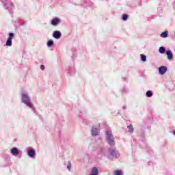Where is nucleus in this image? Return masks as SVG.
I'll return each mask as SVG.
<instances>
[{
	"label": "nucleus",
	"instance_id": "obj_1",
	"mask_svg": "<svg viewBox=\"0 0 175 175\" xmlns=\"http://www.w3.org/2000/svg\"><path fill=\"white\" fill-rule=\"evenodd\" d=\"M106 140L110 146H114L116 144L114 137L113 136L111 131H106Z\"/></svg>",
	"mask_w": 175,
	"mask_h": 175
},
{
	"label": "nucleus",
	"instance_id": "obj_2",
	"mask_svg": "<svg viewBox=\"0 0 175 175\" xmlns=\"http://www.w3.org/2000/svg\"><path fill=\"white\" fill-rule=\"evenodd\" d=\"M22 102L25 103V105L29 106L31 107V102L29 100V97L25 92L22 93Z\"/></svg>",
	"mask_w": 175,
	"mask_h": 175
},
{
	"label": "nucleus",
	"instance_id": "obj_3",
	"mask_svg": "<svg viewBox=\"0 0 175 175\" xmlns=\"http://www.w3.org/2000/svg\"><path fill=\"white\" fill-rule=\"evenodd\" d=\"M107 157L108 158H109V159H114V158H117V154L116 153V150H111L109 154H107Z\"/></svg>",
	"mask_w": 175,
	"mask_h": 175
},
{
	"label": "nucleus",
	"instance_id": "obj_4",
	"mask_svg": "<svg viewBox=\"0 0 175 175\" xmlns=\"http://www.w3.org/2000/svg\"><path fill=\"white\" fill-rule=\"evenodd\" d=\"M9 38H8L7 41H6V46H12V38H13V36H14V33H9Z\"/></svg>",
	"mask_w": 175,
	"mask_h": 175
},
{
	"label": "nucleus",
	"instance_id": "obj_5",
	"mask_svg": "<svg viewBox=\"0 0 175 175\" xmlns=\"http://www.w3.org/2000/svg\"><path fill=\"white\" fill-rule=\"evenodd\" d=\"M166 72H167V68H166V66H161L159 68V73L160 75H165Z\"/></svg>",
	"mask_w": 175,
	"mask_h": 175
},
{
	"label": "nucleus",
	"instance_id": "obj_6",
	"mask_svg": "<svg viewBox=\"0 0 175 175\" xmlns=\"http://www.w3.org/2000/svg\"><path fill=\"white\" fill-rule=\"evenodd\" d=\"M53 38H55V39H59L62 36L61 31H55L53 33Z\"/></svg>",
	"mask_w": 175,
	"mask_h": 175
},
{
	"label": "nucleus",
	"instance_id": "obj_7",
	"mask_svg": "<svg viewBox=\"0 0 175 175\" xmlns=\"http://www.w3.org/2000/svg\"><path fill=\"white\" fill-rule=\"evenodd\" d=\"M166 54L167 55V59L171 60L173 59V53H172L171 51H167Z\"/></svg>",
	"mask_w": 175,
	"mask_h": 175
},
{
	"label": "nucleus",
	"instance_id": "obj_8",
	"mask_svg": "<svg viewBox=\"0 0 175 175\" xmlns=\"http://www.w3.org/2000/svg\"><path fill=\"white\" fill-rule=\"evenodd\" d=\"M28 155L29 157H30L31 158H33V157H35V150L33 149H31L28 151Z\"/></svg>",
	"mask_w": 175,
	"mask_h": 175
},
{
	"label": "nucleus",
	"instance_id": "obj_9",
	"mask_svg": "<svg viewBox=\"0 0 175 175\" xmlns=\"http://www.w3.org/2000/svg\"><path fill=\"white\" fill-rule=\"evenodd\" d=\"M90 175H98V168L96 167H94L92 169Z\"/></svg>",
	"mask_w": 175,
	"mask_h": 175
},
{
	"label": "nucleus",
	"instance_id": "obj_10",
	"mask_svg": "<svg viewBox=\"0 0 175 175\" xmlns=\"http://www.w3.org/2000/svg\"><path fill=\"white\" fill-rule=\"evenodd\" d=\"M98 129L93 127L92 129V136H97L98 135Z\"/></svg>",
	"mask_w": 175,
	"mask_h": 175
},
{
	"label": "nucleus",
	"instance_id": "obj_11",
	"mask_svg": "<svg viewBox=\"0 0 175 175\" xmlns=\"http://www.w3.org/2000/svg\"><path fill=\"white\" fill-rule=\"evenodd\" d=\"M59 23V19L58 18L53 19L51 21L52 25H57Z\"/></svg>",
	"mask_w": 175,
	"mask_h": 175
},
{
	"label": "nucleus",
	"instance_id": "obj_12",
	"mask_svg": "<svg viewBox=\"0 0 175 175\" xmlns=\"http://www.w3.org/2000/svg\"><path fill=\"white\" fill-rule=\"evenodd\" d=\"M11 152L13 154V155H18V150H17L16 148H12L11 150Z\"/></svg>",
	"mask_w": 175,
	"mask_h": 175
},
{
	"label": "nucleus",
	"instance_id": "obj_13",
	"mask_svg": "<svg viewBox=\"0 0 175 175\" xmlns=\"http://www.w3.org/2000/svg\"><path fill=\"white\" fill-rule=\"evenodd\" d=\"M159 51L161 54H165V48L163 46H161Z\"/></svg>",
	"mask_w": 175,
	"mask_h": 175
},
{
	"label": "nucleus",
	"instance_id": "obj_14",
	"mask_svg": "<svg viewBox=\"0 0 175 175\" xmlns=\"http://www.w3.org/2000/svg\"><path fill=\"white\" fill-rule=\"evenodd\" d=\"M141 59L142 61L145 62V61H147V57L144 54H141Z\"/></svg>",
	"mask_w": 175,
	"mask_h": 175
},
{
	"label": "nucleus",
	"instance_id": "obj_15",
	"mask_svg": "<svg viewBox=\"0 0 175 175\" xmlns=\"http://www.w3.org/2000/svg\"><path fill=\"white\" fill-rule=\"evenodd\" d=\"M161 38H167V31H164L161 34Z\"/></svg>",
	"mask_w": 175,
	"mask_h": 175
},
{
	"label": "nucleus",
	"instance_id": "obj_16",
	"mask_svg": "<svg viewBox=\"0 0 175 175\" xmlns=\"http://www.w3.org/2000/svg\"><path fill=\"white\" fill-rule=\"evenodd\" d=\"M53 44H54V41H53V40L48 41L47 46H49V47L53 46Z\"/></svg>",
	"mask_w": 175,
	"mask_h": 175
},
{
	"label": "nucleus",
	"instance_id": "obj_17",
	"mask_svg": "<svg viewBox=\"0 0 175 175\" xmlns=\"http://www.w3.org/2000/svg\"><path fill=\"white\" fill-rule=\"evenodd\" d=\"M146 96H148V98L152 96V92L151 91H148L146 92Z\"/></svg>",
	"mask_w": 175,
	"mask_h": 175
},
{
	"label": "nucleus",
	"instance_id": "obj_18",
	"mask_svg": "<svg viewBox=\"0 0 175 175\" xmlns=\"http://www.w3.org/2000/svg\"><path fill=\"white\" fill-rule=\"evenodd\" d=\"M128 128H129V132H130L131 133H133V126L130 125V126H128Z\"/></svg>",
	"mask_w": 175,
	"mask_h": 175
},
{
	"label": "nucleus",
	"instance_id": "obj_19",
	"mask_svg": "<svg viewBox=\"0 0 175 175\" xmlns=\"http://www.w3.org/2000/svg\"><path fill=\"white\" fill-rule=\"evenodd\" d=\"M114 174L115 175H121L122 174V172L120 171V170H117L114 172Z\"/></svg>",
	"mask_w": 175,
	"mask_h": 175
},
{
	"label": "nucleus",
	"instance_id": "obj_20",
	"mask_svg": "<svg viewBox=\"0 0 175 175\" xmlns=\"http://www.w3.org/2000/svg\"><path fill=\"white\" fill-rule=\"evenodd\" d=\"M128 19V15L124 14L122 16V20L125 21Z\"/></svg>",
	"mask_w": 175,
	"mask_h": 175
},
{
	"label": "nucleus",
	"instance_id": "obj_21",
	"mask_svg": "<svg viewBox=\"0 0 175 175\" xmlns=\"http://www.w3.org/2000/svg\"><path fill=\"white\" fill-rule=\"evenodd\" d=\"M67 168L68 169V170H70V169H72V164L70 163H68Z\"/></svg>",
	"mask_w": 175,
	"mask_h": 175
},
{
	"label": "nucleus",
	"instance_id": "obj_22",
	"mask_svg": "<svg viewBox=\"0 0 175 175\" xmlns=\"http://www.w3.org/2000/svg\"><path fill=\"white\" fill-rule=\"evenodd\" d=\"M40 68L42 69V70H44V66L41 65Z\"/></svg>",
	"mask_w": 175,
	"mask_h": 175
},
{
	"label": "nucleus",
	"instance_id": "obj_23",
	"mask_svg": "<svg viewBox=\"0 0 175 175\" xmlns=\"http://www.w3.org/2000/svg\"><path fill=\"white\" fill-rule=\"evenodd\" d=\"M103 155H107L106 153H105V152H103Z\"/></svg>",
	"mask_w": 175,
	"mask_h": 175
},
{
	"label": "nucleus",
	"instance_id": "obj_24",
	"mask_svg": "<svg viewBox=\"0 0 175 175\" xmlns=\"http://www.w3.org/2000/svg\"><path fill=\"white\" fill-rule=\"evenodd\" d=\"M174 135H175V131H174Z\"/></svg>",
	"mask_w": 175,
	"mask_h": 175
}]
</instances>
